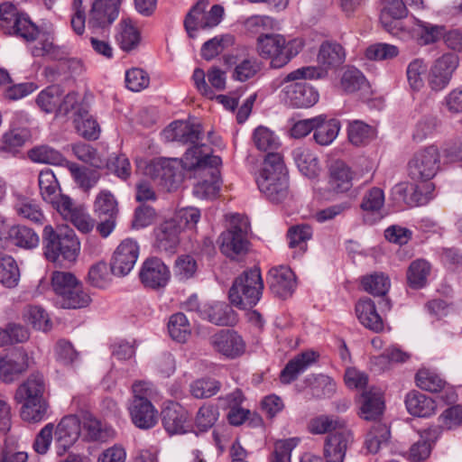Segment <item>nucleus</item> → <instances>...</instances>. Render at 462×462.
<instances>
[{"label": "nucleus", "mask_w": 462, "mask_h": 462, "mask_svg": "<svg viewBox=\"0 0 462 462\" xmlns=\"http://www.w3.org/2000/svg\"><path fill=\"white\" fill-rule=\"evenodd\" d=\"M183 168L189 171L203 170L210 175V180H204L197 183L193 192L199 199H214L220 189V172L218 166L222 161L219 156L209 154V151H203L202 147L188 149L182 158Z\"/></svg>", "instance_id": "nucleus-1"}, {"label": "nucleus", "mask_w": 462, "mask_h": 462, "mask_svg": "<svg viewBox=\"0 0 462 462\" xmlns=\"http://www.w3.org/2000/svg\"><path fill=\"white\" fill-rule=\"evenodd\" d=\"M256 183L260 191L273 202H280L287 197V171L281 153H267Z\"/></svg>", "instance_id": "nucleus-2"}, {"label": "nucleus", "mask_w": 462, "mask_h": 462, "mask_svg": "<svg viewBox=\"0 0 462 462\" xmlns=\"http://www.w3.org/2000/svg\"><path fill=\"white\" fill-rule=\"evenodd\" d=\"M46 383L40 373L32 374L16 390L15 399L21 402V417L29 422H39L46 415L48 403L44 398Z\"/></svg>", "instance_id": "nucleus-3"}, {"label": "nucleus", "mask_w": 462, "mask_h": 462, "mask_svg": "<svg viewBox=\"0 0 462 462\" xmlns=\"http://www.w3.org/2000/svg\"><path fill=\"white\" fill-rule=\"evenodd\" d=\"M346 60L343 46L336 42L326 41L319 49L318 66H306L299 68L287 74L288 81L298 79H318L325 78L329 69L340 67Z\"/></svg>", "instance_id": "nucleus-4"}, {"label": "nucleus", "mask_w": 462, "mask_h": 462, "mask_svg": "<svg viewBox=\"0 0 462 462\" xmlns=\"http://www.w3.org/2000/svg\"><path fill=\"white\" fill-rule=\"evenodd\" d=\"M302 49L298 40L287 41L283 35L266 33L258 36L256 51L258 55L270 60V67L281 69L286 66Z\"/></svg>", "instance_id": "nucleus-5"}, {"label": "nucleus", "mask_w": 462, "mask_h": 462, "mask_svg": "<svg viewBox=\"0 0 462 462\" xmlns=\"http://www.w3.org/2000/svg\"><path fill=\"white\" fill-rule=\"evenodd\" d=\"M42 241L44 255L51 262H74L79 255L80 244L71 229L55 230L51 226H46L43 228Z\"/></svg>", "instance_id": "nucleus-6"}, {"label": "nucleus", "mask_w": 462, "mask_h": 462, "mask_svg": "<svg viewBox=\"0 0 462 462\" xmlns=\"http://www.w3.org/2000/svg\"><path fill=\"white\" fill-rule=\"evenodd\" d=\"M263 282L258 267L244 271L236 277L229 290L230 302L239 309H251L260 300Z\"/></svg>", "instance_id": "nucleus-7"}, {"label": "nucleus", "mask_w": 462, "mask_h": 462, "mask_svg": "<svg viewBox=\"0 0 462 462\" xmlns=\"http://www.w3.org/2000/svg\"><path fill=\"white\" fill-rule=\"evenodd\" d=\"M248 228L246 217L238 214L231 216L228 228L221 233L217 240L221 253L231 259L245 255L249 247Z\"/></svg>", "instance_id": "nucleus-8"}, {"label": "nucleus", "mask_w": 462, "mask_h": 462, "mask_svg": "<svg viewBox=\"0 0 462 462\" xmlns=\"http://www.w3.org/2000/svg\"><path fill=\"white\" fill-rule=\"evenodd\" d=\"M0 28L5 34L17 35L27 42L34 41L38 28L11 3L0 7Z\"/></svg>", "instance_id": "nucleus-9"}, {"label": "nucleus", "mask_w": 462, "mask_h": 462, "mask_svg": "<svg viewBox=\"0 0 462 462\" xmlns=\"http://www.w3.org/2000/svg\"><path fill=\"white\" fill-rule=\"evenodd\" d=\"M440 168V152L436 145L418 150L408 163L409 176L413 180H430Z\"/></svg>", "instance_id": "nucleus-10"}, {"label": "nucleus", "mask_w": 462, "mask_h": 462, "mask_svg": "<svg viewBox=\"0 0 462 462\" xmlns=\"http://www.w3.org/2000/svg\"><path fill=\"white\" fill-rule=\"evenodd\" d=\"M182 159L158 158L152 160L144 168V174L171 191L181 180Z\"/></svg>", "instance_id": "nucleus-11"}, {"label": "nucleus", "mask_w": 462, "mask_h": 462, "mask_svg": "<svg viewBox=\"0 0 462 462\" xmlns=\"http://www.w3.org/2000/svg\"><path fill=\"white\" fill-rule=\"evenodd\" d=\"M208 5V0H199L187 14L184 26L190 37H193L192 32L200 29H209L217 26L224 15V8L219 5H215L209 12L206 13Z\"/></svg>", "instance_id": "nucleus-12"}, {"label": "nucleus", "mask_w": 462, "mask_h": 462, "mask_svg": "<svg viewBox=\"0 0 462 462\" xmlns=\"http://www.w3.org/2000/svg\"><path fill=\"white\" fill-rule=\"evenodd\" d=\"M458 65V56L451 52L444 53L436 59L429 72L430 87L435 91L445 88L449 84Z\"/></svg>", "instance_id": "nucleus-13"}, {"label": "nucleus", "mask_w": 462, "mask_h": 462, "mask_svg": "<svg viewBox=\"0 0 462 462\" xmlns=\"http://www.w3.org/2000/svg\"><path fill=\"white\" fill-rule=\"evenodd\" d=\"M307 79L288 81L286 77L284 82L288 83L283 88L286 101L294 107L307 108L314 106L319 100L318 91L309 83Z\"/></svg>", "instance_id": "nucleus-14"}, {"label": "nucleus", "mask_w": 462, "mask_h": 462, "mask_svg": "<svg viewBox=\"0 0 462 462\" xmlns=\"http://www.w3.org/2000/svg\"><path fill=\"white\" fill-rule=\"evenodd\" d=\"M138 255L137 243L130 238L123 240L115 250L110 262L112 273L116 276L127 275L133 270Z\"/></svg>", "instance_id": "nucleus-15"}, {"label": "nucleus", "mask_w": 462, "mask_h": 462, "mask_svg": "<svg viewBox=\"0 0 462 462\" xmlns=\"http://www.w3.org/2000/svg\"><path fill=\"white\" fill-rule=\"evenodd\" d=\"M122 0H96L89 12L88 28L93 32L110 26L117 18Z\"/></svg>", "instance_id": "nucleus-16"}, {"label": "nucleus", "mask_w": 462, "mask_h": 462, "mask_svg": "<svg viewBox=\"0 0 462 462\" xmlns=\"http://www.w3.org/2000/svg\"><path fill=\"white\" fill-rule=\"evenodd\" d=\"M354 443L353 431L346 428L329 434L324 441L323 457L326 462H344L347 449Z\"/></svg>", "instance_id": "nucleus-17"}, {"label": "nucleus", "mask_w": 462, "mask_h": 462, "mask_svg": "<svg viewBox=\"0 0 462 462\" xmlns=\"http://www.w3.org/2000/svg\"><path fill=\"white\" fill-rule=\"evenodd\" d=\"M201 134V126L199 124L175 121L163 130L162 136L167 142H179L183 144L190 143L192 146L189 149L195 146L202 147L203 151H207L208 149L210 153V149L206 145L196 144L199 140Z\"/></svg>", "instance_id": "nucleus-18"}, {"label": "nucleus", "mask_w": 462, "mask_h": 462, "mask_svg": "<svg viewBox=\"0 0 462 462\" xmlns=\"http://www.w3.org/2000/svg\"><path fill=\"white\" fill-rule=\"evenodd\" d=\"M57 211L62 217L69 221L78 230L82 233H88L94 227V220L82 205H75L69 197L60 199Z\"/></svg>", "instance_id": "nucleus-19"}, {"label": "nucleus", "mask_w": 462, "mask_h": 462, "mask_svg": "<svg viewBox=\"0 0 462 462\" xmlns=\"http://www.w3.org/2000/svg\"><path fill=\"white\" fill-rule=\"evenodd\" d=\"M139 277L144 287L160 289L167 285L171 278V273L162 260L152 257L143 262Z\"/></svg>", "instance_id": "nucleus-20"}, {"label": "nucleus", "mask_w": 462, "mask_h": 462, "mask_svg": "<svg viewBox=\"0 0 462 462\" xmlns=\"http://www.w3.org/2000/svg\"><path fill=\"white\" fill-rule=\"evenodd\" d=\"M81 431L80 420L76 415L65 416L55 430L56 453L63 456L78 440Z\"/></svg>", "instance_id": "nucleus-21"}, {"label": "nucleus", "mask_w": 462, "mask_h": 462, "mask_svg": "<svg viewBox=\"0 0 462 462\" xmlns=\"http://www.w3.org/2000/svg\"><path fill=\"white\" fill-rule=\"evenodd\" d=\"M213 349L228 357L236 358L245 352V344L243 338L232 329H221L209 338Z\"/></svg>", "instance_id": "nucleus-22"}, {"label": "nucleus", "mask_w": 462, "mask_h": 462, "mask_svg": "<svg viewBox=\"0 0 462 462\" xmlns=\"http://www.w3.org/2000/svg\"><path fill=\"white\" fill-rule=\"evenodd\" d=\"M267 282L272 293L280 299L291 297L296 288L294 273L284 265L272 268L268 273Z\"/></svg>", "instance_id": "nucleus-23"}, {"label": "nucleus", "mask_w": 462, "mask_h": 462, "mask_svg": "<svg viewBox=\"0 0 462 462\" xmlns=\"http://www.w3.org/2000/svg\"><path fill=\"white\" fill-rule=\"evenodd\" d=\"M360 179L361 176L353 172L342 161H337L330 166L328 184L331 190L336 193L348 191L353 186V180L358 181Z\"/></svg>", "instance_id": "nucleus-24"}, {"label": "nucleus", "mask_w": 462, "mask_h": 462, "mask_svg": "<svg viewBox=\"0 0 462 462\" xmlns=\"http://www.w3.org/2000/svg\"><path fill=\"white\" fill-rule=\"evenodd\" d=\"M201 318L217 326H234L237 322L236 313L223 301L203 304Z\"/></svg>", "instance_id": "nucleus-25"}, {"label": "nucleus", "mask_w": 462, "mask_h": 462, "mask_svg": "<svg viewBox=\"0 0 462 462\" xmlns=\"http://www.w3.org/2000/svg\"><path fill=\"white\" fill-rule=\"evenodd\" d=\"M162 424L170 435L182 434L189 427V413L178 403H171L162 412Z\"/></svg>", "instance_id": "nucleus-26"}, {"label": "nucleus", "mask_w": 462, "mask_h": 462, "mask_svg": "<svg viewBox=\"0 0 462 462\" xmlns=\"http://www.w3.org/2000/svg\"><path fill=\"white\" fill-rule=\"evenodd\" d=\"M420 184L400 183L396 185V192L402 195L406 202L413 206L426 204L434 190V185L429 180H420Z\"/></svg>", "instance_id": "nucleus-27"}, {"label": "nucleus", "mask_w": 462, "mask_h": 462, "mask_svg": "<svg viewBox=\"0 0 462 462\" xmlns=\"http://www.w3.org/2000/svg\"><path fill=\"white\" fill-rule=\"evenodd\" d=\"M407 14L408 10L403 0H384L380 20L390 33L397 35L401 30L399 21Z\"/></svg>", "instance_id": "nucleus-28"}, {"label": "nucleus", "mask_w": 462, "mask_h": 462, "mask_svg": "<svg viewBox=\"0 0 462 462\" xmlns=\"http://www.w3.org/2000/svg\"><path fill=\"white\" fill-rule=\"evenodd\" d=\"M129 412L134 424L140 429H151L157 422V411L151 401L133 399Z\"/></svg>", "instance_id": "nucleus-29"}, {"label": "nucleus", "mask_w": 462, "mask_h": 462, "mask_svg": "<svg viewBox=\"0 0 462 462\" xmlns=\"http://www.w3.org/2000/svg\"><path fill=\"white\" fill-rule=\"evenodd\" d=\"M181 226L172 218L162 223L156 229V245L159 250L173 252L180 243Z\"/></svg>", "instance_id": "nucleus-30"}, {"label": "nucleus", "mask_w": 462, "mask_h": 462, "mask_svg": "<svg viewBox=\"0 0 462 462\" xmlns=\"http://www.w3.org/2000/svg\"><path fill=\"white\" fill-rule=\"evenodd\" d=\"M360 416L366 420L379 418L383 411L384 403L382 392L378 388L372 387L364 391L360 398Z\"/></svg>", "instance_id": "nucleus-31"}, {"label": "nucleus", "mask_w": 462, "mask_h": 462, "mask_svg": "<svg viewBox=\"0 0 462 462\" xmlns=\"http://www.w3.org/2000/svg\"><path fill=\"white\" fill-rule=\"evenodd\" d=\"M408 412L416 417H429L435 413V402L429 396L417 391H411L405 397Z\"/></svg>", "instance_id": "nucleus-32"}, {"label": "nucleus", "mask_w": 462, "mask_h": 462, "mask_svg": "<svg viewBox=\"0 0 462 462\" xmlns=\"http://www.w3.org/2000/svg\"><path fill=\"white\" fill-rule=\"evenodd\" d=\"M356 312L359 321L367 328L380 332L383 328V322L377 313L374 302L365 298L360 300L356 305Z\"/></svg>", "instance_id": "nucleus-33"}, {"label": "nucleus", "mask_w": 462, "mask_h": 462, "mask_svg": "<svg viewBox=\"0 0 462 462\" xmlns=\"http://www.w3.org/2000/svg\"><path fill=\"white\" fill-rule=\"evenodd\" d=\"M73 124L78 134L83 138L97 140L99 137V125L85 107H79L73 116Z\"/></svg>", "instance_id": "nucleus-34"}, {"label": "nucleus", "mask_w": 462, "mask_h": 462, "mask_svg": "<svg viewBox=\"0 0 462 462\" xmlns=\"http://www.w3.org/2000/svg\"><path fill=\"white\" fill-rule=\"evenodd\" d=\"M445 26L433 24L429 22L414 18L413 34L417 42L421 45H429L437 42L443 38Z\"/></svg>", "instance_id": "nucleus-35"}, {"label": "nucleus", "mask_w": 462, "mask_h": 462, "mask_svg": "<svg viewBox=\"0 0 462 462\" xmlns=\"http://www.w3.org/2000/svg\"><path fill=\"white\" fill-rule=\"evenodd\" d=\"M316 360L314 352H305L291 359L281 373V381L283 383H290L297 376L305 371Z\"/></svg>", "instance_id": "nucleus-36"}, {"label": "nucleus", "mask_w": 462, "mask_h": 462, "mask_svg": "<svg viewBox=\"0 0 462 462\" xmlns=\"http://www.w3.org/2000/svg\"><path fill=\"white\" fill-rule=\"evenodd\" d=\"M346 426L345 420L332 415H319L311 418L308 424L307 430L314 435H323L333 430L338 431Z\"/></svg>", "instance_id": "nucleus-37"}, {"label": "nucleus", "mask_w": 462, "mask_h": 462, "mask_svg": "<svg viewBox=\"0 0 462 462\" xmlns=\"http://www.w3.org/2000/svg\"><path fill=\"white\" fill-rule=\"evenodd\" d=\"M294 162L299 171L308 178L319 175L320 168L317 156L307 147H298L293 152Z\"/></svg>", "instance_id": "nucleus-38"}, {"label": "nucleus", "mask_w": 462, "mask_h": 462, "mask_svg": "<svg viewBox=\"0 0 462 462\" xmlns=\"http://www.w3.org/2000/svg\"><path fill=\"white\" fill-rule=\"evenodd\" d=\"M38 181L42 199L57 208L60 199L66 196L58 192L59 184L54 173L49 169L42 171Z\"/></svg>", "instance_id": "nucleus-39"}, {"label": "nucleus", "mask_w": 462, "mask_h": 462, "mask_svg": "<svg viewBox=\"0 0 462 462\" xmlns=\"http://www.w3.org/2000/svg\"><path fill=\"white\" fill-rule=\"evenodd\" d=\"M116 42L120 48L126 52L135 50L141 42V33L129 19L123 20L119 24Z\"/></svg>", "instance_id": "nucleus-40"}, {"label": "nucleus", "mask_w": 462, "mask_h": 462, "mask_svg": "<svg viewBox=\"0 0 462 462\" xmlns=\"http://www.w3.org/2000/svg\"><path fill=\"white\" fill-rule=\"evenodd\" d=\"M66 167L69 169L75 182L84 191H88L99 180L100 173L92 169L81 167L75 162H66Z\"/></svg>", "instance_id": "nucleus-41"}, {"label": "nucleus", "mask_w": 462, "mask_h": 462, "mask_svg": "<svg viewBox=\"0 0 462 462\" xmlns=\"http://www.w3.org/2000/svg\"><path fill=\"white\" fill-rule=\"evenodd\" d=\"M119 212L118 202L108 190H101L94 201V213L97 218L117 217Z\"/></svg>", "instance_id": "nucleus-42"}, {"label": "nucleus", "mask_w": 462, "mask_h": 462, "mask_svg": "<svg viewBox=\"0 0 462 462\" xmlns=\"http://www.w3.org/2000/svg\"><path fill=\"white\" fill-rule=\"evenodd\" d=\"M23 320L37 330L47 332L51 328V322L48 313L43 308L37 305H29L23 312Z\"/></svg>", "instance_id": "nucleus-43"}, {"label": "nucleus", "mask_w": 462, "mask_h": 462, "mask_svg": "<svg viewBox=\"0 0 462 462\" xmlns=\"http://www.w3.org/2000/svg\"><path fill=\"white\" fill-rule=\"evenodd\" d=\"M28 156L32 162L53 165L66 166V162H68L59 151L48 145H40L31 149L28 152Z\"/></svg>", "instance_id": "nucleus-44"}, {"label": "nucleus", "mask_w": 462, "mask_h": 462, "mask_svg": "<svg viewBox=\"0 0 462 462\" xmlns=\"http://www.w3.org/2000/svg\"><path fill=\"white\" fill-rule=\"evenodd\" d=\"M430 273V264L423 260L413 261L407 271V281L410 287L420 289L425 286Z\"/></svg>", "instance_id": "nucleus-45"}, {"label": "nucleus", "mask_w": 462, "mask_h": 462, "mask_svg": "<svg viewBox=\"0 0 462 462\" xmlns=\"http://www.w3.org/2000/svg\"><path fill=\"white\" fill-rule=\"evenodd\" d=\"M36 39H38V42L32 49V54L34 57H48L51 60L63 59L64 52L60 47L54 45L50 35L45 33L40 34L38 32L34 40Z\"/></svg>", "instance_id": "nucleus-46"}, {"label": "nucleus", "mask_w": 462, "mask_h": 462, "mask_svg": "<svg viewBox=\"0 0 462 462\" xmlns=\"http://www.w3.org/2000/svg\"><path fill=\"white\" fill-rule=\"evenodd\" d=\"M168 330L171 338L180 343L186 342L191 335V326L187 317L181 312L171 316Z\"/></svg>", "instance_id": "nucleus-47"}, {"label": "nucleus", "mask_w": 462, "mask_h": 462, "mask_svg": "<svg viewBox=\"0 0 462 462\" xmlns=\"http://www.w3.org/2000/svg\"><path fill=\"white\" fill-rule=\"evenodd\" d=\"M91 301L90 296L83 289L82 284L78 282L72 286L69 293L61 300H58V303L63 309H80L87 307Z\"/></svg>", "instance_id": "nucleus-48"}, {"label": "nucleus", "mask_w": 462, "mask_h": 462, "mask_svg": "<svg viewBox=\"0 0 462 462\" xmlns=\"http://www.w3.org/2000/svg\"><path fill=\"white\" fill-rule=\"evenodd\" d=\"M262 69L261 62L254 56L237 59L233 72V79L245 82L254 78Z\"/></svg>", "instance_id": "nucleus-49"}, {"label": "nucleus", "mask_w": 462, "mask_h": 462, "mask_svg": "<svg viewBox=\"0 0 462 462\" xmlns=\"http://www.w3.org/2000/svg\"><path fill=\"white\" fill-rule=\"evenodd\" d=\"M19 278L20 272L15 260L10 255L0 254V282L7 288H14Z\"/></svg>", "instance_id": "nucleus-50"}, {"label": "nucleus", "mask_w": 462, "mask_h": 462, "mask_svg": "<svg viewBox=\"0 0 462 462\" xmlns=\"http://www.w3.org/2000/svg\"><path fill=\"white\" fill-rule=\"evenodd\" d=\"M63 91L57 85H52L39 93L36 98L37 106L45 113L57 114L58 106Z\"/></svg>", "instance_id": "nucleus-51"}, {"label": "nucleus", "mask_w": 462, "mask_h": 462, "mask_svg": "<svg viewBox=\"0 0 462 462\" xmlns=\"http://www.w3.org/2000/svg\"><path fill=\"white\" fill-rule=\"evenodd\" d=\"M390 439V430L383 423H375L366 435L365 448L368 452L376 454L383 445L387 444Z\"/></svg>", "instance_id": "nucleus-52"}, {"label": "nucleus", "mask_w": 462, "mask_h": 462, "mask_svg": "<svg viewBox=\"0 0 462 462\" xmlns=\"http://www.w3.org/2000/svg\"><path fill=\"white\" fill-rule=\"evenodd\" d=\"M364 290L374 296H384L391 286L389 277L383 273H374L362 278Z\"/></svg>", "instance_id": "nucleus-53"}, {"label": "nucleus", "mask_w": 462, "mask_h": 462, "mask_svg": "<svg viewBox=\"0 0 462 462\" xmlns=\"http://www.w3.org/2000/svg\"><path fill=\"white\" fill-rule=\"evenodd\" d=\"M384 205V193L380 188L374 187L363 196L360 208L364 212L381 217V210Z\"/></svg>", "instance_id": "nucleus-54"}, {"label": "nucleus", "mask_w": 462, "mask_h": 462, "mask_svg": "<svg viewBox=\"0 0 462 462\" xmlns=\"http://www.w3.org/2000/svg\"><path fill=\"white\" fill-rule=\"evenodd\" d=\"M340 130V124L336 119L325 121L323 117L322 122L315 127L314 139L320 145L330 144L337 136Z\"/></svg>", "instance_id": "nucleus-55"}, {"label": "nucleus", "mask_w": 462, "mask_h": 462, "mask_svg": "<svg viewBox=\"0 0 462 462\" xmlns=\"http://www.w3.org/2000/svg\"><path fill=\"white\" fill-rule=\"evenodd\" d=\"M9 236L16 246L32 249L38 245L39 237L31 228L24 226H13Z\"/></svg>", "instance_id": "nucleus-56"}, {"label": "nucleus", "mask_w": 462, "mask_h": 462, "mask_svg": "<svg viewBox=\"0 0 462 462\" xmlns=\"http://www.w3.org/2000/svg\"><path fill=\"white\" fill-rule=\"evenodd\" d=\"M253 141L255 147L263 152H274L279 145L278 137L273 131L264 126H258L253 134Z\"/></svg>", "instance_id": "nucleus-57"}, {"label": "nucleus", "mask_w": 462, "mask_h": 462, "mask_svg": "<svg viewBox=\"0 0 462 462\" xmlns=\"http://www.w3.org/2000/svg\"><path fill=\"white\" fill-rule=\"evenodd\" d=\"M416 384L422 390L437 393L445 387V381L434 371L420 369L416 374Z\"/></svg>", "instance_id": "nucleus-58"}, {"label": "nucleus", "mask_w": 462, "mask_h": 462, "mask_svg": "<svg viewBox=\"0 0 462 462\" xmlns=\"http://www.w3.org/2000/svg\"><path fill=\"white\" fill-rule=\"evenodd\" d=\"M375 136V130L362 121H354L348 127V139L355 145L370 142Z\"/></svg>", "instance_id": "nucleus-59"}, {"label": "nucleus", "mask_w": 462, "mask_h": 462, "mask_svg": "<svg viewBox=\"0 0 462 462\" xmlns=\"http://www.w3.org/2000/svg\"><path fill=\"white\" fill-rule=\"evenodd\" d=\"M79 281L70 273L56 271L51 275V286L58 296V300H61L63 296L69 293L72 286L76 285Z\"/></svg>", "instance_id": "nucleus-60"}, {"label": "nucleus", "mask_w": 462, "mask_h": 462, "mask_svg": "<svg viewBox=\"0 0 462 462\" xmlns=\"http://www.w3.org/2000/svg\"><path fill=\"white\" fill-rule=\"evenodd\" d=\"M312 231L310 226L302 225L292 226L287 234L289 246L291 248L299 247L304 252L307 248V241L311 238Z\"/></svg>", "instance_id": "nucleus-61"}, {"label": "nucleus", "mask_w": 462, "mask_h": 462, "mask_svg": "<svg viewBox=\"0 0 462 462\" xmlns=\"http://www.w3.org/2000/svg\"><path fill=\"white\" fill-rule=\"evenodd\" d=\"M220 389V383L215 379L203 378L190 384L191 394L198 399L209 398Z\"/></svg>", "instance_id": "nucleus-62"}, {"label": "nucleus", "mask_w": 462, "mask_h": 462, "mask_svg": "<svg viewBox=\"0 0 462 462\" xmlns=\"http://www.w3.org/2000/svg\"><path fill=\"white\" fill-rule=\"evenodd\" d=\"M367 82L364 75L356 69H346L341 78V87L344 91L353 93L366 87Z\"/></svg>", "instance_id": "nucleus-63"}, {"label": "nucleus", "mask_w": 462, "mask_h": 462, "mask_svg": "<svg viewBox=\"0 0 462 462\" xmlns=\"http://www.w3.org/2000/svg\"><path fill=\"white\" fill-rule=\"evenodd\" d=\"M218 417V409L213 404L202 405L197 412L195 418L196 426L201 431H205L211 428L217 421Z\"/></svg>", "instance_id": "nucleus-64"}]
</instances>
